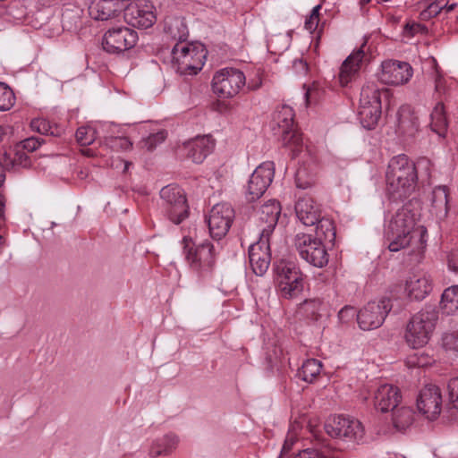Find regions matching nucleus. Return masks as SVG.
<instances>
[{
  "label": "nucleus",
  "instance_id": "e433bc0d",
  "mask_svg": "<svg viewBox=\"0 0 458 458\" xmlns=\"http://www.w3.org/2000/svg\"><path fill=\"white\" fill-rule=\"evenodd\" d=\"M322 301L319 299L305 300L300 304L298 313L308 319L318 320L320 317L319 311Z\"/></svg>",
  "mask_w": 458,
  "mask_h": 458
},
{
  "label": "nucleus",
  "instance_id": "0eeeda50",
  "mask_svg": "<svg viewBox=\"0 0 458 458\" xmlns=\"http://www.w3.org/2000/svg\"><path fill=\"white\" fill-rule=\"evenodd\" d=\"M274 271L281 297L293 299L303 291V275L294 264L281 260L274 265Z\"/></svg>",
  "mask_w": 458,
  "mask_h": 458
},
{
  "label": "nucleus",
  "instance_id": "393cba45",
  "mask_svg": "<svg viewBox=\"0 0 458 458\" xmlns=\"http://www.w3.org/2000/svg\"><path fill=\"white\" fill-rule=\"evenodd\" d=\"M406 292L411 299L423 300L431 291V280L426 275H414L406 282Z\"/></svg>",
  "mask_w": 458,
  "mask_h": 458
},
{
  "label": "nucleus",
  "instance_id": "20e7f679",
  "mask_svg": "<svg viewBox=\"0 0 458 458\" xmlns=\"http://www.w3.org/2000/svg\"><path fill=\"white\" fill-rule=\"evenodd\" d=\"M172 64L181 74H197L202 69L207 55L203 45L177 42L172 49Z\"/></svg>",
  "mask_w": 458,
  "mask_h": 458
},
{
  "label": "nucleus",
  "instance_id": "6ab92c4d",
  "mask_svg": "<svg viewBox=\"0 0 458 458\" xmlns=\"http://www.w3.org/2000/svg\"><path fill=\"white\" fill-rule=\"evenodd\" d=\"M380 81L387 85H402L406 83L412 75V68L406 62L385 61L382 63Z\"/></svg>",
  "mask_w": 458,
  "mask_h": 458
},
{
  "label": "nucleus",
  "instance_id": "ea45409f",
  "mask_svg": "<svg viewBox=\"0 0 458 458\" xmlns=\"http://www.w3.org/2000/svg\"><path fill=\"white\" fill-rule=\"evenodd\" d=\"M30 127L33 131H38L42 135L57 136L58 132L56 127H53L50 123L45 119L38 118L33 119L30 123Z\"/></svg>",
  "mask_w": 458,
  "mask_h": 458
},
{
  "label": "nucleus",
  "instance_id": "7c9ffc66",
  "mask_svg": "<svg viewBox=\"0 0 458 458\" xmlns=\"http://www.w3.org/2000/svg\"><path fill=\"white\" fill-rule=\"evenodd\" d=\"M440 308L446 315H454L458 312V285L450 286L444 291Z\"/></svg>",
  "mask_w": 458,
  "mask_h": 458
},
{
  "label": "nucleus",
  "instance_id": "4be33fe9",
  "mask_svg": "<svg viewBox=\"0 0 458 458\" xmlns=\"http://www.w3.org/2000/svg\"><path fill=\"white\" fill-rule=\"evenodd\" d=\"M402 395L397 386L385 384L380 386L374 397V403L377 410L381 412L393 411L401 403Z\"/></svg>",
  "mask_w": 458,
  "mask_h": 458
},
{
  "label": "nucleus",
  "instance_id": "1a4fd4ad",
  "mask_svg": "<svg viewBox=\"0 0 458 458\" xmlns=\"http://www.w3.org/2000/svg\"><path fill=\"white\" fill-rule=\"evenodd\" d=\"M160 197L167 218L179 225L189 216V206L182 189L176 185H167L161 189Z\"/></svg>",
  "mask_w": 458,
  "mask_h": 458
},
{
  "label": "nucleus",
  "instance_id": "cd10ccee",
  "mask_svg": "<svg viewBox=\"0 0 458 458\" xmlns=\"http://www.w3.org/2000/svg\"><path fill=\"white\" fill-rule=\"evenodd\" d=\"M430 128L432 131L437 134L440 138H445L447 132L448 122L442 101L437 103L430 114Z\"/></svg>",
  "mask_w": 458,
  "mask_h": 458
},
{
  "label": "nucleus",
  "instance_id": "09e8293b",
  "mask_svg": "<svg viewBox=\"0 0 458 458\" xmlns=\"http://www.w3.org/2000/svg\"><path fill=\"white\" fill-rule=\"evenodd\" d=\"M426 31V27L420 23L416 22H407L403 30V34L406 38H412L418 33H424Z\"/></svg>",
  "mask_w": 458,
  "mask_h": 458
},
{
  "label": "nucleus",
  "instance_id": "dca6fc26",
  "mask_svg": "<svg viewBox=\"0 0 458 458\" xmlns=\"http://www.w3.org/2000/svg\"><path fill=\"white\" fill-rule=\"evenodd\" d=\"M137 39V32L127 27L114 28L105 33L102 46L107 53L116 54L133 47Z\"/></svg>",
  "mask_w": 458,
  "mask_h": 458
},
{
  "label": "nucleus",
  "instance_id": "13d9d810",
  "mask_svg": "<svg viewBox=\"0 0 458 458\" xmlns=\"http://www.w3.org/2000/svg\"><path fill=\"white\" fill-rule=\"evenodd\" d=\"M319 19L309 17L305 21V29L313 32L317 30Z\"/></svg>",
  "mask_w": 458,
  "mask_h": 458
},
{
  "label": "nucleus",
  "instance_id": "338daca9",
  "mask_svg": "<svg viewBox=\"0 0 458 458\" xmlns=\"http://www.w3.org/2000/svg\"><path fill=\"white\" fill-rule=\"evenodd\" d=\"M369 2H370V0H360V5H365V4H367L368 3H369Z\"/></svg>",
  "mask_w": 458,
  "mask_h": 458
},
{
  "label": "nucleus",
  "instance_id": "473e14b6",
  "mask_svg": "<svg viewBox=\"0 0 458 458\" xmlns=\"http://www.w3.org/2000/svg\"><path fill=\"white\" fill-rule=\"evenodd\" d=\"M316 225V235L314 237L322 239V242L333 243L335 242L336 233L332 219L321 216Z\"/></svg>",
  "mask_w": 458,
  "mask_h": 458
},
{
  "label": "nucleus",
  "instance_id": "423d86ee",
  "mask_svg": "<svg viewBox=\"0 0 458 458\" xmlns=\"http://www.w3.org/2000/svg\"><path fill=\"white\" fill-rule=\"evenodd\" d=\"M184 255L191 269L199 277L208 276L216 264L215 246L208 240L193 245L191 240L184 238Z\"/></svg>",
  "mask_w": 458,
  "mask_h": 458
},
{
  "label": "nucleus",
  "instance_id": "7ed1b4c3",
  "mask_svg": "<svg viewBox=\"0 0 458 458\" xmlns=\"http://www.w3.org/2000/svg\"><path fill=\"white\" fill-rule=\"evenodd\" d=\"M438 311L434 306H425L414 314L406 326L404 339L407 344L418 349L426 345L435 329Z\"/></svg>",
  "mask_w": 458,
  "mask_h": 458
},
{
  "label": "nucleus",
  "instance_id": "774afa93",
  "mask_svg": "<svg viewBox=\"0 0 458 458\" xmlns=\"http://www.w3.org/2000/svg\"><path fill=\"white\" fill-rule=\"evenodd\" d=\"M420 163H426L427 165H429V161L426 158L422 159Z\"/></svg>",
  "mask_w": 458,
  "mask_h": 458
},
{
  "label": "nucleus",
  "instance_id": "f8f14e48",
  "mask_svg": "<svg viewBox=\"0 0 458 458\" xmlns=\"http://www.w3.org/2000/svg\"><path fill=\"white\" fill-rule=\"evenodd\" d=\"M125 21L138 29H148L157 21L156 8L148 0H135L123 9Z\"/></svg>",
  "mask_w": 458,
  "mask_h": 458
},
{
  "label": "nucleus",
  "instance_id": "3c124183",
  "mask_svg": "<svg viewBox=\"0 0 458 458\" xmlns=\"http://www.w3.org/2000/svg\"><path fill=\"white\" fill-rule=\"evenodd\" d=\"M44 142L40 138L30 137L21 142L23 149L32 152L38 148V147Z\"/></svg>",
  "mask_w": 458,
  "mask_h": 458
},
{
  "label": "nucleus",
  "instance_id": "72a5a7b5",
  "mask_svg": "<svg viewBox=\"0 0 458 458\" xmlns=\"http://www.w3.org/2000/svg\"><path fill=\"white\" fill-rule=\"evenodd\" d=\"M177 445V437L167 435L151 446L149 455L153 458L160 455H169L176 448Z\"/></svg>",
  "mask_w": 458,
  "mask_h": 458
},
{
  "label": "nucleus",
  "instance_id": "4d7b16f0",
  "mask_svg": "<svg viewBox=\"0 0 458 458\" xmlns=\"http://www.w3.org/2000/svg\"><path fill=\"white\" fill-rule=\"evenodd\" d=\"M448 267L454 272L458 273V250H453L449 253Z\"/></svg>",
  "mask_w": 458,
  "mask_h": 458
},
{
  "label": "nucleus",
  "instance_id": "052dcab7",
  "mask_svg": "<svg viewBox=\"0 0 458 458\" xmlns=\"http://www.w3.org/2000/svg\"><path fill=\"white\" fill-rule=\"evenodd\" d=\"M320 8H321L320 4L316 5L312 9L311 13H310V15L309 17L319 19V10H320Z\"/></svg>",
  "mask_w": 458,
  "mask_h": 458
},
{
  "label": "nucleus",
  "instance_id": "49530a36",
  "mask_svg": "<svg viewBox=\"0 0 458 458\" xmlns=\"http://www.w3.org/2000/svg\"><path fill=\"white\" fill-rule=\"evenodd\" d=\"M442 345L446 351L458 353V332L445 334L442 337Z\"/></svg>",
  "mask_w": 458,
  "mask_h": 458
},
{
  "label": "nucleus",
  "instance_id": "37998d69",
  "mask_svg": "<svg viewBox=\"0 0 458 458\" xmlns=\"http://www.w3.org/2000/svg\"><path fill=\"white\" fill-rule=\"evenodd\" d=\"M105 144L115 151L127 150L132 146V142L128 138L113 136L106 137Z\"/></svg>",
  "mask_w": 458,
  "mask_h": 458
},
{
  "label": "nucleus",
  "instance_id": "f257e3e1",
  "mask_svg": "<svg viewBox=\"0 0 458 458\" xmlns=\"http://www.w3.org/2000/svg\"><path fill=\"white\" fill-rule=\"evenodd\" d=\"M386 189L394 199H403L416 189L418 171L416 164L404 154L392 157L386 174Z\"/></svg>",
  "mask_w": 458,
  "mask_h": 458
},
{
  "label": "nucleus",
  "instance_id": "6e6d98bb",
  "mask_svg": "<svg viewBox=\"0 0 458 458\" xmlns=\"http://www.w3.org/2000/svg\"><path fill=\"white\" fill-rule=\"evenodd\" d=\"M293 69L298 75H305L308 72V64L302 59H295L293 62Z\"/></svg>",
  "mask_w": 458,
  "mask_h": 458
},
{
  "label": "nucleus",
  "instance_id": "5fc2aeb1",
  "mask_svg": "<svg viewBox=\"0 0 458 458\" xmlns=\"http://www.w3.org/2000/svg\"><path fill=\"white\" fill-rule=\"evenodd\" d=\"M441 1H435L431 3L428 8L422 13V14L426 17H434L440 13L443 10V4Z\"/></svg>",
  "mask_w": 458,
  "mask_h": 458
},
{
  "label": "nucleus",
  "instance_id": "f704fd0d",
  "mask_svg": "<svg viewBox=\"0 0 458 458\" xmlns=\"http://www.w3.org/2000/svg\"><path fill=\"white\" fill-rule=\"evenodd\" d=\"M398 130L408 139L414 138L416 133L419 131L418 118L410 113H400L398 118Z\"/></svg>",
  "mask_w": 458,
  "mask_h": 458
},
{
  "label": "nucleus",
  "instance_id": "8fccbe9b",
  "mask_svg": "<svg viewBox=\"0 0 458 458\" xmlns=\"http://www.w3.org/2000/svg\"><path fill=\"white\" fill-rule=\"evenodd\" d=\"M358 312L352 306H345L338 312V318L343 323H348L354 317L357 318Z\"/></svg>",
  "mask_w": 458,
  "mask_h": 458
},
{
  "label": "nucleus",
  "instance_id": "c85d7f7f",
  "mask_svg": "<svg viewBox=\"0 0 458 458\" xmlns=\"http://www.w3.org/2000/svg\"><path fill=\"white\" fill-rule=\"evenodd\" d=\"M386 94L385 89H378L373 83L363 86L360 91V105L381 107V95Z\"/></svg>",
  "mask_w": 458,
  "mask_h": 458
},
{
  "label": "nucleus",
  "instance_id": "de8ad7c7",
  "mask_svg": "<svg viewBox=\"0 0 458 458\" xmlns=\"http://www.w3.org/2000/svg\"><path fill=\"white\" fill-rule=\"evenodd\" d=\"M293 458H337L334 456H330L327 453L324 451H319L313 448L304 449L299 452Z\"/></svg>",
  "mask_w": 458,
  "mask_h": 458
},
{
  "label": "nucleus",
  "instance_id": "0e129e2a",
  "mask_svg": "<svg viewBox=\"0 0 458 458\" xmlns=\"http://www.w3.org/2000/svg\"><path fill=\"white\" fill-rule=\"evenodd\" d=\"M6 134V130L3 125H0V141L3 140L4 135Z\"/></svg>",
  "mask_w": 458,
  "mask_h": 458
},
{
  "label": "nucleus",
  "instance_id": "603ef678",
  "mask_svg": "<svg viewBox=\"0 0 458 458\" xmlns=\"http://www.w3.org/2000/svg\"><path fill=\"white\" fill-rule=\"evenodd\" d=\"M305 170L301 168L298 169L295 174L296 186L303 190L310 188L313 184L311 180H305Z\"/></svg>",
  "mask_w": 458,
  "mask_h": 458
},
{
  "label": "nucleus",
  "instance_id": "bb28decb",
  "mask_svg": "<svg viewBox=\"0 0 458 458\" xmlns=\"http://www.w3.org/2000/svg\"><path fill=\"white\" fill-rule=\"evenodd\" d=\"M165 33L177 42H186L189 36L188 27L182 17H167L165 20Z\"/></svg>",
  "mask_w": 458,
  "mask_h": 458
},
{
  "label": "nucleus",
  "instance_id": "79ce46f5",
  "mask_svg": "<svg viewBox=\"0 0 458 458\" xmlns=\"http://www.w3.org/2000/svg\"><path fill=\"white\" fill-rule=\"evenodd\" d=\"M449 190L446 186L441 185L437 186L433 191V198L432 201L436 208H444L445 210L447 209V205L449 202L448 199Z\"/></svg>",
  "mask_w": 458,
  "mask_h": 458
},
{
  "label": "nucleus",
  "instance_id": "69168bd1",
  "mask_svg": "<svg viewBox=\"0 0 458 458\" xmlns=\"http://www.w3.org/2000/svg\"><path fill=\"white\" fill-rule=\"evenodd\" d=\"M3 212H4V203L2 200V196L0 195V216L3 214Z\"/></svg>",
  "mask_w": 458,
  "mask_h": 458
},
{
  "label": "nucleus",
  "instance_id": "39448f33",
  "mask_svg": "<svg viewBox=\"0 0 458 458\" xmlns=\"http://www.w3.org/2000/svg\"><path fill=\"white\" fill-rule=\"evenodd\" d=\"M294 111L287 106H279L273 115L272 129L276 135H280L282 144L292 149L293 157L301 150L302 138L294 128Z\"/></svg>",
  "mask_w": 458,
  "mask_h": 458
},
{
  "label": "nucleus",
  "instance_id": "a18cd8bd",
  "mask_svg": "<svg viewBox=\"0 0 458 458\" xmlns=\"http://www.w3.org/2000/svg\"><path fill=\"white\" fill-rule=\"evenodd\" d=\"M447 390L451 408L458 411V377L449 380Z\"/></svg>",
  "mask_w": 458,
  "mask_h": 458
},
{
  "label": "nucleus",
  "instance_id": "c03bdc74",
  "mask_svg": "<svg viewBox=\"0 0 458 458\" xmlns=\"http://www.w3.org/2000/svg\"><path fill=\"white\" fill-rule=\"evenodd\" d=\"M167 132L165 130H160L156 133L148 135L146 139L142 140L143 148H147V150H153L158 144L165 141L166 139Z\"/></svg>",
  "mask_w": 458,
  "mask_h": 458
},
{
  "label": "nucleus",
  "instance_id": "a19ab883",
  "mask_svg": "<svg viewBox=\"0 0 458 458\" xmlns=\"http://www.w3.org/2000/svg\"><path fill=\"white\" fill-rule=\"evenodd\" d=\"M76 140L81 146H88L96 140V131L90 126H82L76 131Z\"/></svg>",
  "mask_w": 458,
  "mask_h": 458
},
{
  "label": "nucleus",
  "instance_id": "ddd939ff",
  "mask_svg": "<svg viewBox=\"0 0 458 458\" xmlns=\"http://www.w3.org/2000/svg\"><path fill=\"white\" fill-rule=\"evenodd\" d=\"M391 309L392 305L389 299L368 302L357 314L359 327L362 330L378 328L385 321Z\"/></svg>",
  "mask_w": 458,
  "mask_h": 458
},
{
  "label": "nucleus",
  "instance_id": "a211bd4d",
  "mask_svg": "<svg viewBox=\"0 0 458 458\" xmlns=\"http://www.w3.org/2000/svg\"><path fill=\"white\" fill-rule=\"evenodd\" d=\"M249 260L255 275L261 276L267 271L271 262L269 237L260 235L259 241L250 246Z\"/></svg>",
  "mask_w": 458,
  "mask_h": 458
},
{
  "label": "nucleus",
  "instance_id": "6e6552de",
  "mask_svg": "<svg viewBox=\"0 0 458 458\" xmlns=\"http://www.w3.org/2000/svg\"><path fill=\"white\" fill-rule=\"evenodd\" d=\"M294 246L300 257L307 263L319 268L328 264L329 254L322 239L310 233H299L294 237Z\"/></svg>",
  "mask_w": 458,
  "mask_h": 458
},
{
  "label": "nucleus",
  "instance_id": "412c9836",
  "mask_svg": "<svg viewBox=\"0 0 458 458\" xmlns=\"http://www.w3.org/2000/svg\"><path fill=\"white\" fill-rule=\"evenodd\" d=\"M280 214L281 206L276 199L268 200L261 206L258 213L260 235L270 238L277 225Z\"/></svg>",
  "mask_w": 458,
  "mask_h": 458
},
{
  "label": "nucleus",
  "instance_id": "b1692460",
  "mask_svg": "<svg viewBox=\"0 0 458 458\" xmlns=\"http://www.w3.org/2000/svg\"><path fill=\"white\" fill-rule=\"evenodd\" d=\"M123 8L119 0H93L89 6V13L95 20L107 21L116 17Z\"/></svg>",
  "mask_w": 458,
  "mask_h": 458
},
{
  "label": "nucleus",
  "instance_id": "e2e57ef3",
  "mask_svg": "<svg viewBox=\"0 0 458 458\" xmlns=\"http://www.w3.org/2000/svg\"><path fill=\"white\" fill-rule=\"evenodd\" d=\"M456 7V4H443V9L446 10V13H450Z\"/></svg>",
  "mask_w": 458,
  "mask_h": 458
},
{
  "label": "nucleus",
  "instance_id": "2eb2a0df",
  "mask_svg": "<svg viewBox=\"0 0 458 458\" xmlns=\"http://www.w3.org/2000/svg\"><path fill=\"white\" fill-rule=\"evenodd\" d=\"M234 218V210L228 203L216 204L209 211L207 218L209 233L213 239L225 237Z\"/></svg>",
  "mask_w": 458,
  "mask_h": 458
},
{
  "label": "nucleus",
  "instance_id": "4c0bfd02",
  "mask_svg": "<svg viewBox=\"0 0 458 458\" xmlns=\"http://www.w3.org/2000/svg\"><path fill=\"white\" fill-rule=\"evenodd\" d=\"M433 61L434 68L430 74V79L434 83V94L440 98L442 96L447 94L449 87L447 86V81L437 64L436 60L434 59Z\"/></svg>",
  "mask_w": 458,
  "mask_h": 458
},
{
  "label": "nucleus",
  "instance_id": "5701e85b",
  "mask_svg": "<svg viewBox=\"0 0 458 458\" xmlns=\"http://www.w3.org/2000/svg\"><path fill=\"white\" fill-rule=\"evenodd\" d=\"M295 213L305 226L315 225L322 216L320 206L308 196L298 199L295 204Z\"/></svg>",
  "mask_w": 458,
  "mask_h": 458
},
{
  "label": "nucleus",
  "instance_id": "c756f323",
  "mask_svg": "<svg viewBox=\"0 0 458 458\" xmlns=\"http://www.w3.org/2000/svg\"><path fill=\"white\" fill-rule=\"evenodd\" d=\"M392 412V423L397 430H404L412 424L413 411L404 405H398Z\"/></svg>",
  "mask_w": 458,
  "mask_h": 458
},
{
  "label": "nucleus",
  "instance_id": "f3484780",
  "mask_svg": "<svg viewBox=\"0 0 458 458\" xmlns=\"http://www.w3.org/2000/svg\"><path fill=\"white\" fill-rule=\"evenodd\" d=\"M417 407L427 419L436 420L442 410V395L439 387L435 385L425 386L417 398Z\"/></svg>",
  "mask_w": 458,
  "mask_h": 458
},
{
  "label": "nucleus",
  "instance_id": "4468645a",
  "mask_svg": "<svg viewBox=\"0 0 458 458\" xmlns=\"http://www.w3.org/2000/svg\"><path fill=\"white\" fill-rule=\"evenodd\" d=\"M275 175L273 162H264L251 174L248 182L245 197L249 202L259 199L267 191Z\"/></svg>",
  "mask_w": 458,
  "mask_h": 458
},
{
  "label": "nucleus",
  "instance_id": "bf43d9fd",
  "mask_svg": "<svg viewBox=\"0 0 458 458\" xmlns=\"http://www.w3.org/2000/svg\"><path fill=\"white\" fill-rule=\"evenodd\" d=\"M318 94L315 89L307 88L304 97L307 106L310 105L315 99V96Z\"/></svg>",
  "mask_w": 458,
  "mask_h": 458
},
{
  "label": "nucleus",
  "instance_id": "680f3d73",
  "mask_svg": "<svg viewBox=\"0 0 458 458\" xmlns=\"http://www.w3.org/2000/svg\"><path fill=\"white\" fill-rule=\"evenodd\" d=\"M293 444V440L286 439L284 444L283 450L288 452L291 449Z\"/></svg>",
  "mask_w": 458,
  "mask_h": 458
},
{
  "label": "nucleus",
  "instance_id": "f03ea898",
  "mask_svg": "<svg viewBox=\"0 0 458 458\" xmlns=\"http://www.w3.org/2000/svg\"><path fill=\"white\" fill-rule=\"evenodd\" d=\"M417 221L418 216L410 208V205H404L397 210L386 232L390 251L396 252L409 246L414 234L417 233Z\"/></svg>",
  "mask_w": 458,
  "mask_h": 458
},
{
  "label": "nucleus",
  "instance_id": "a878e982",
  "mask_svg": "<svg viewBox=\"0 0 458 458\" xmlns=\"http://www.w3.org/2000/svg\"><path fill=\"white\" fill-rule=\"evenodd\" d=\"M364 55V51L360 48L344 60L339 72V81L342 85H347L352 75L359 70L360 63L362 61Z\"/></svg>",
  "mask_w": 458,
  "mask_h": 458
},
{
  "label": "nucleus",
  "instance_id": "9d476101",
  "mask_svg": "<svg viewBox=\"0 0 458 458\" xmlns=\"http://www.w3.org/2000/svg\"><path fill=\"white\" fill-rule=\"evenodd\" d=\"M325 430L331 437L355 442L360 441L365 433L360 420L342 415L329 418L325 424Z\"/></svg>",
  "mask_w": 458,
  "mask_h": 458
},
{
  "label": "nucleus",
  "instance_id": "2f4dec72",
  "mask_svg": "<svg viewBox=\"0 0 458 458\" xmlns=\"http://www.w3.org/2000/svg\"><path fill=\"white\" fill-rule=\"evenodd\" d=\"M321 369V361L316 359H308L298 369L297 376L305 382L312 383L319 376Z\"/></svg>",
  "mask_w": 458,
  "mask_h": 458
},
{
  "label": "nucleus",
  "instance_id": "58836bf2",
  "mask_svg": "<svg viewBox=\"0 0 458 458\" xmlns=\"http://www.w3.org/2000/svg\"><path fill=\"white\" fill-rule=\"evenodd\" d=\"M15 103L13 91L6 84L0 82V110L7 111Z\"/></svg>",
  "mask_w": 458,
  "mask_h": 458
},
{
  "label": "nucleus",
  "instance_id": "c9c22d12",
  "mask_svg": "<svg viewBox=\"0 0 458 458\" xmlns=\"http://www.w3.org/2000/svg\"><path fill=\"white\" fill-rule=\"evenodd\" d=\"M380 115L381 107L360 105L359 116L360 123L364 128L369 130L373 129L377 125Z\"/></svg>",
  "mask_w": 458,
  "mask_h": 458
},
{
  "label": "nucleus",
  "instance_id": "864d4df0",
  "mask_svg": "<svg viewBox=\"0 0 458 458\" xmlns=\"http://www.w3.org/2000/svg\"><path fill=\"white\" fill-rule=\"evenodd\" d=\"M431 362H432V359H430L428 355L423 354V353L420 355L411 356L408 360V363L411 366H418V367H424Z\"/></svg>",
  "mask_w": 458,
  "mask_h": 458
},
{
  "label": "nucleus",
  "instance_id": "aec40b11",
  "mask_svg": "<svg viewBox=\"0 0 458 458\" xmlns=\"http://www.w3.org/2000/svg\"><path fill=\"white\" fill-rule=\"evenodd\" d=\"M215 141L209 135L197 136L185 142L182 150L187 158L193 163L200 164L213 151Z\"/></svg>",
  "mask_w": 458,
  "mask_h": 458
},
{
  "label": "nucleus",
  "instance_id": "9b49d317",
  "mask_svg": "<svg viewBox=\"0 0 458 458\" xmlns=\"http://www.w3.org/2000/svg\"><path fill=\"white\" fill-rule=\"evenodd\" d=\"M244 85V73L234 68H225L216 72L212 80L213 91L225 98L236 96Z\"/></svg>",
  "mask_w": 458,
  "mask_h": 458
}]
</instances>
